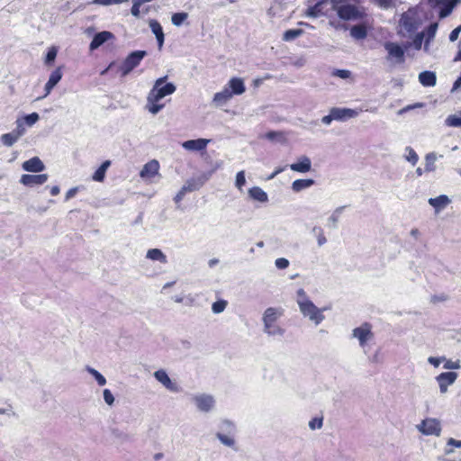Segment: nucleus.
Here are the masks:
<instances>
[{
	"instance_id": "obj_38",
	"label": "nucleus",
	"mask_w": 461,
	"mask_h": 461,
	"mask_svg": "<svg viewBox=\"0 0 461 461\" xmlns=\"http://www.w3.org/2000/svg\"><path fill=\"white\" fill-rule=\"evenodd\" d=\"M86 369L95 379V381L97 382V384L100 386H104L106 384L105 377L101 373H99L96 369H95L91 366H86Z\"/></svg>"
},
{
	"instance_id": "obj_64",
	"label": "nucleus",
	"mask_w": 461,
	"mask_h": 461,
	"mask_svg": "<svg viewBox=\"0 0 461 461\" xmlns=\"http://www.w3.org/2000/svg\"><path fill=\"white\" fill-rule=\"evenodd\" d=\"M447 446H454L456 447H461V440H456L455 438H450L447 440Z\"/></svg>"
},
{
	"instance_id": "obj_58",
	"label": "nucleus",
	"mask_w": 461,
	"mask_h": 461,
	"mask_svg": "<svg viewBox=\"0 0 461 461\" xmlns=\"http://www.w3.org/2000/svg\"><path fill=\"white\" fill-rule=\"evenodd\" d=\"M104 399L105 403H113L114 397L109 389L104 391Z\"/></svg>"
},
{
	"instance_id": "obj_25",
	"label": "nucleus",
	"mask_w": 461,
	"mask_h": 461,
	"mask_svg": "<svg viewBox=\"0 0 461 461\" xmlns=\"http://www.w3.org/2000/svg\"><path fill=\"white\" fill-rule=\"evenodd\" d=\"M62 73L59 68L55 69L50 76L48 82L45 85L44 97L50 95L53 87L60 81Z\"/></svg>"
},
{
	"instance_id": "obj_30",
	"label": "nucleus",
	"mask_w": 461,
	"mask_h": 461,
	"mask_svg": "<svg viewBox=\"0 0 461 461\" xmlns=\"http://www.w3.org/2000/svg\"><path fill=\"white\" fill-rule=\"evenodd\" d=\"M315 184L313 179H296L292 183V190L294 193H299L303 190L308 189Z\"/></svg>"
},
{
	"instance_id": "obj_29",
	"label": "nucleus",
	"mask_w": 461,
	"mask_h": 461,
	"mask_svg": "<svg viewBox=\"0 0 461 461\" xmlns=\"http://www.w3.org/2000/svg\"><path fill=\"white\" fill-rule=\"evenodd\" d=\"M249 195L251 199L260 203H267L268 201L267 194L258 186H253L249 189Z\"/></svg>"
},
{
	"instance_id": "obj_17",
	"label": "nucleus",
	"mask_w": 461,
	"mask_h": 461,
	"mask_svg": "<svg viewBox=\"0 0 461 461\" xmlns=\"http://www.w3.org/2000/svg\"><path fill=\"white\" fill-rule=\"evenodd\" d=\"M226 88H229L230 90V93L232 95H240L245 93L246 86L244 80L240 77H232L230 78L227 85L225 86Z\"/></svg>"
},
{
	"instance_id": "obj_37",
	"label": "nucleus",
	"mask_w": 461,
	"mask_h": 461,
	"mask_svg": "<svg viewBox=\"0 0 461 461\" xmlns=\"http://www.w3.org/2000/svg\"><path fill=\"white\" fill-rule=\"evenodd\" d=\"M405 159L410 162L412 166H415L419 160V156L411 147L405 148Z\"/></svg>"
},
{
	"instance_id": "obj_26",
	"label": "nucleus",
	"mask_w": 461,
	"mask_h": 461,
	"mask_svg": "<svg viewBox=\"0 0 461 461\" xmlns=\"http://www.w3.org/2000/svg\"><path fill=\"white\" fill-rule=\"evenodd\" d=\"M438 23H431L426 30L425 32V41H424V46H423V50L425 52H429V44L430 42L434 40L435 36H436V33H437V31H438Z\"/></svg>"
},
{
	"instance_id": "obj_14",
	"label": "nucleus",
	"mask_w": 461,
	"mask_h": 461,
	"mask_svg": "<svg viewBox=\"0 0 461 461\" xmlns=\"http://www.w3.org/2000/svg\"><path fill=\"white\" fill-rule=\"evenodd\" d=\"M49 176L47 174L41 175H23L20 183L27 186L41 185L47 182Z\"/></svg>"
},
{
	"instance_id": "obj_18",
	"label": "nucleus",
	"mask_w": 461,
	"mask_h": 461,
	"mask_svg": "<svg viewBox=\"0 0 461 461\" xmlns=\"http://www.w3.org/2000/svg\"><path fill=\"white\" fill-rule=\"evenodd\" d=\"M113 38V34L108 31L98 32L94 36L89 45V49L90 50H95L98 49L101 45H103L104 42Z\"/></svg>"
},
{
	"instance_id": "obj_46",
	"label": "nucleus",
	"mask_w": 461,
	"mask_h": 461,
	"mask_svg": "<svg viewBox=\"0 0 461 461\" xmlns=\"http://www.w3.org/2000/svg\"><path fill=\"white\" fill-rule=\"evenodd\" d=\"M446 125L449 127H461V115L452 114L449 115L446 121Z\"/></svg>"
},
{
	"instance_id": "obj_40",
	"label": "nucleus",
	"mask_w": 461,
	"mask_h": 461,
	"mask_svg": "<svg viewBox=\"0 0 461 461\" xmlns=\"http://www.w3.org/2000/svg\"><path fill=\"white\" fill-rule=\"evenodd\" d=\"M311 430L321 429L323 426V415L320 414L312 418L308 423Z\"/></svg>"
},
{
	"instance_id": "obj_55",
	"label": "nucleus",
	"mask_w": 461,
	"mask_h": 461,
	"mask_svg": "<svg viewBox=\"0 0 461 461\" xmlns=\"http://www.w3.org/2000/svg\"><path fill=\"white\" fill-rule=\"evenodd\" d=\"M142 4H140L139 1L137 0H133V5L131 7V14L135 17H139L140 16V6Z\"/></svg>"
},
{
	"instance_id": "obj_6",
	"label": "nucleus",
	"mask_w": 461,
	"mask_h": 461,
	"mask_svg": "<svg viewBox=\"0 0 461 461\" xmlns=\"http://www.w3.org/2000/svg\"><path fill=\"white\" fill-rule=\"evenodd\" d=\"M156 381L167 391L170 393H179L181 387L175 378L169 376L164 368H159L153 373Z\"/></svg>"
},
{
	"instance_id": "obj_35",
	"label": "nucleus",
	"mask_w": 461,
	"mask_h": 461,
	"mask_svg": "<svg viewBox=\"0 0 461 461\" xmlns=\"http://www.w3.org/2000/svg\"><path fill=\"white\" fill-rule=\"evenodd\" d=\"M344 209H345V206L337 207L332 212L330 216L328 218V222L331 228L336 229L338 227V222L339 221V218H340Z\"/></svg>"
},
{
	"instance_id": "obj_47",
	"label": "nucleus",
	"mask_w": 461,
	"mask_h": 461,
	"mask_svg": "<svg viewBox=\"0 0 461 461\" xmlns=\"http://www.w3.org/2000/svg\"><path fill=\"white\" fill-rule=\"evenodd\" d=\"M246 184V177H245V171L241 170L237 173L236 178H235V186L240 190L242 191L243 186Z\"/></svg>"
},
{
	"instance_id": "obj_13",
	"label": "nucleus",
	"mask_w": 461,
	"mask_h": 461,
	"mask_svg": "<svg viewBox=\"0 0 461 461\" xmlns=\"http://www.w3.org/2000/svg\"><path fill=\"white\" fill-rule=\"evenodd\" d=\"M211 142L209 139H196L184 141L181 145L188 151L202 152L206 149L207 145Z\"/></svg>"
},
{
	"instance_id": "obj_11",
	"label": "nucleus",
	"mask_w": 461,
	"mask_h": 461,
	"mask_svg": "<svg viewBox=\"0 0 461 461\" xmlns=\"http://www.w3.org/2000/svg\"><path fill=\"white\" fill-rule=\"evenodd\" d=\"M457 374L456 372H445L436 376V381L438 384L439 391L441 393H445L447 391L449 385H452L457 379Z\"/></svg>"
},
{
	"instance_id": "obj_52",
	"label": "nucleus",
	"mask_w": 461,
	"mask_h": 461,
	"mask_svg": "<svg viewBox=\"0 0 461 461\" xmlns=\"http://www.w3.org/2000/svg\"><path fill=\"white\" fill-rule=\"evenodd\" d=\"M13 132L20 139L25 133L23 122L21 120L16 121V129Z\"/></svg>"
},
{
	"instance_id": "obj_15",
	"label": "nucleus",
	"mask_w": 461,
	"mask_h": 461,
	"mask_svg": "<svg viewBox=\"0 0 461 461\" xmlns=\"http://www.w3.org/2000/svg\"><path fill=\"white\" fill-rule=\"evenodd\" d=\"M159 163L156 159H152L146 163L140 172V176L143 179H150L158 174Z\"/></svg>"
},
{
	"instance_id": "obj_62",
	"label": "nucleus",
	"mask_w": 461,
	"mask_h": 461,
	"mask_svg": "<svg viewBox=\"0 0 461 461\" xmlns=\"http://www.w3.org/2000/svg\"><path fill=\"white\" fill-rule=\"evenodd\" d=\"M317 242H318V245L320 247H321L322 245H324L326 242H327V239L326 237L324 236L323 232L321 231L317 237Z\"/></svg>"
},
{
	"instance_id": "obj_21",
	"label": "nucleus",
	"mask_w": 461,
	"mask_h": 461,
	"mask_svg": "<svg viewBox=\"0 0 461 461\" xmlns=\"http://www.w3.org/2000/svg\"><path fill=\"white\" fill-rule=\"evenodd\" d=\"M428 202L432 207L435 208L436 212H438L447 207L451 203V200L447 195L441 194L435 198H429Z\"/></svg>"
},
{
	"instance_id": "obj_32",
	"label": "nucleus",
	"mask_w": 461,
	"mask_h": 461,
	"mask_svg": "<svg viewBox=\"0 0 461 461\" xmlns=\"http://www.w3.org/2000/svg\"><path fill=\"white\" fill-rule=\"evenodd\" d=\"M111 166L110 160H105L102 165L95 170L92 176V179L96 182H103L105 177V174L109 167Z\"/></svg>"
},
{
	"instance_id": "obj_28",
	"label": "nucleus",
	"mask_w": 461,
	"mask_h": 461,
	"mask_svg": "<svg viewBox=\"0 0 461 461\" xmlns=\"http://www.w3.org/2000/svg\"><path fill=\"white\" fill-rule=\"evenodd\" d=\"M419 81L423 86H434L437 83V77L432 71H423L419 75Z\"/></svg>"
},
{
	"instance_id": "obj_60",
	"label": "nucleus",
	"mask_w": 461,
	"mask_h": 461,
	"mask_svg": "<svg viewBox=\"0 0 461 461\" xmlns=\"http://www.w3.org/2000/svg\"><path fill=\"white\" fill-rule=\"evenodd\" d=\"M332 121H334V119L330 112L328 115H325L321 118V122L325 125H330L332 122Z\"/></svg>"
},
{
	"instance_id": "obj_42",
	"label": "nucleus",
	"mask_w": 461,
	"mask_h": 461,
	"mask_svg": "<svg viewBox=\"0 0 461 461\" xmlns=\"http://www.w3.org/2000/svg\"><path fill=\"white\" fill-rule=\"evenodd\" d=\"M425 38V32H420L415 34L411 43V47H413L416 50H420L422 47V42Z\"/></svg>"
},
{
	"instance_id": "obj_10",
	"label": "nucleus",
	"mask_w": 461,
	"mask_h": 461,
	"mask_svg": "<svg viewBox=\"0 0 461 461\" xmlns=\"http://www.w3.org/2000/svg\"><path fill=\"white\" fill-rule=\"evenodd\" d=\"M417 429L424 435L435 436H439L441 430L439 422L435 419L424 420L417 426Z\"/></svg>"
},
{
	"instance_id": "obj_20",
	"label": "nucleus",
	"mask_w": 461,
	"mask_h": 461,
	"mask_svg": "<svg viewBox=\"0 0 461 461\" xmlns=\"http://www.w3.org/2000/svg\"><path fill=\"white\" fill-rule=\"evenodd\" d=\"M23 168L28 172H41L44 170L45 166L38 157H33L23 163Z\"/></svg>"
},
{
	"instance_id": "obj_5",
	"label": "nucleus",
	"mask_w": 461,
	"mask_h": 461,
	"mask_svg": "<svg viewBox=\"0 0 461 461\" xmlns=\"http://www.w3.org/2000/svg\"><path fill=\"white\" fill-rule=\"evenodd\" d=\"M351 337L358 341L360 348L363 349L367 344L374 339V332L372 325L368 322H364L360 326L352 330Z\"/></svg>"
},
{
	"instance_id": "obj_9",
	"label": "nucleus",
	"mask_w": 461,
	"mask_h": 461,
	"mask_svg": "<svg viewBox=\"0 0 461 461\" xmlns=\"http://www.w3.org/2000/svg\"><path fill=\"white\" fill-rule=\"evenodd\" d=\"M330 111L334 121L338 122H346L349 119L356 118L360 113L358 110L345 107H333Z\"/></svg>"
},
{
	"instance_id": "obj_24",
	"label": "nucleus",
	"mask_w": 461,
	"mask_h": 461,
	"mask_svg": "<svg viewBox=\"0 0 461 461\" xmlns=\"http://www.w3.org/2000/svg\"><path fill=\"white\" fill-rule=\"evenodd\" d=\"M283 314L281 308L269 307L267 308L263 313V322H276Z\"/></svg>"
},
{
	"instance_id": "obj_61",
	"label": "nucleus",
	"mask_w": 461,
	"mask_h": 461,
	"mask_svg": "<svg viewBox=\"0 0 461 461\" xmlns=\"http://www.w3.org/2000/svg\"><path fill=\"white\" fill-rule=\"evenodd\" d=\"M375 1L379 6L383 7V8H388L391 5L393 0H375Z\"/></svg>"
},
{
	"instance_id": "obj_33",
	"label": "nucleus",
	"mask_w": 461,
	"mask_h": 461,
	"mask_svg": "<svg viewBox=\"0 0 461 461\" xmlns=\"http://www.w3.org/2000/svg\"><path fill=\"white\" fill-rule=\"evenodd\" d=\"M235 434L224 433V432H217L216 438L220 440V442L230 448H235L236 441L234 438Z\"/></svg>"
},
{
	"instance_id": "obj_59",
	"label": "nucleus",
	"mask_w": 461,
	"mask_h": 461,
	"mask_svg": "<svg viewBox=\"0 0 461 461\" xmlns=\"http://www.w3.org/2000/svg\"><path fill=\"white\" fill-rule=\"evenodd\" d=\"M56 56H57V50L56 49L52 48L50 49L48 53H47V56H46V62L47 63H50V62H52L54 61V59H56Z\"/></svg>"
},
{
	"instance_id": "obj_53",
	"label": "nucleus",
	"mask_w": 461,
	"mask_h": 461,
	"mask_svg": "<svg viewBox=\"0 0 461 461\" xmlns=\"http://www.w3.org/2000/svg\"><path fill=\"white\" fill-rule=\"evenodd\" d=\"M275 265L278 269H285L289 267L290 262L285 258H279L276 259Z\"/></svg>"
},
{
	"instance_id": "obj_3",
	"label": "nucleus",
	"mask_w": 461,
	"mask_h": 461,
	"mask_svg": "<svg viewBox=\"0 0 461 461\" xmlns=\"http://www.w3.org/2000/svg\"><path fill=\"white\" fill-rule=\"evenodd\" d=\"M296 303L303 317L308 318L315 325H319L323 320L322 310L319 309L307 296L303 289L297 291Z\"/></svg>"
},
{
	"instance_id": "obj_56",
	"label": "nucleus",
	"mask_w": 461,
	"mask_h": 461,
	"mask_svg": "<svg viewBox=\"0 0 461 461\" xmlns=\"http://www.w3.org/2000/svg\"><path fill=\"white\" fill-rule=\"evenodd\" d=\"M423 106V104L422 103H416L412 105H407L405 107H403L402 109L399 110L398 111V114H403L404 113L410 111V110H412L414 108H418V107H422Z\"/></svg>"
},
{
	"instance_id": "obj_36",
	"label": "nucleus",
	"mask_w": 461,
	"mask_h": 461,
	"mask_svg": "<svg viewBox=\"0 0 461 461\" xmlns=\"http://www.w3.org/2000/svg\"><path fill=\"white\" fill-rule=\"evenodd\" d=\"M303 34V31L301 29H291L285 32L283 35V40L285 41H291L297 37H300Z\"/></svg>"
},
{
	"instance_id": "obj_23",
	"label": "nucleus",
	"mask_w": 461,
	"mask_h": 461,
	"mask_svg": "<svg viewBox=\"0 0 461 461\" xmlns=\"http://www.w3.org/2000/svg\"><path fill=\"white\" fill-rule=\"evenodd\" d=\"M149 24L150 30L156 36L158 49L161 50L163 47V44H164V32H163L162 27L157 20H150Z\"/></svg>"
},
{
	"instance_id": "obj_51",
	"label": "nucleus",
	"mask_w": 461,
	"mask_h": 461,
	"mask_svg": "<svg viewBox=\"0 0 461 461\" xmlns=\"http://www.w3.org/2000/svg\"><path fill=\"white\" fill-rule=\"evenodd\" d=\"M332 75L342 79H348L350 77L351 72L348 69H336L332 72Z\"/></svg>"
},
{
	"instance_id": "obj_19",
	"label": "nucleus",
	"mask_w": 461,
	"mask_h": 461,
	"mask_svg": "<svg viewBox=\"0 0 461 461\" xmlns=\"http://www.w3.org/2000/svg\"><path fill=\"white\" fill-rule=\"evenodd\" d=\"M232 97L233 95L230 93V90L224 86L221 91L214 94L212 104L216 107H221L225 105Z\"/></svg>"
},
{
	"instance_id": "obj_22",
	"label": "nucleus",
	"mask_w": 461,
	"mask_h": 461,
	"mask_svg": "<svg viewBox=\"0 0 461 461\" xmlns=\"http://www.w3.org/2000/svg\"><path fill=\"white\" fill-rule=\"evenodd\" d=\"M350 36L357 41H361L367 36V26L366 23L353 25L349 31Z\"/></svg>"
},
{
	"instance_id": "obj_54",
	"label": "nucleus",
	"mask_w": 461,
	"mask_h": 461,
	"mask_svg": "<svg viewBox=\"0 0 461 461\" xmlns=\"http://www.w3.org/2000/svg\"><path fill=\"white\" fill-rule=\"evenodd\" d=\"M445 360V357H429L428 358V362L432 365L435 367L439 366L441 363Z\"/></svg>"
},
{
	"instance_id": "obj_48",
	"label": "nucleus",
	"mask_w": 461,
	"mask_h": 461,
	"mask_svg": "<svg viewBox=\"0 0 461 461\" xmlns=\"http://www.w3.org/2000/svg\"><path fill=\"white\" fill-rule=\"evenodd\" d=\"M443 367L447 370L459 369L461 367L459 361H452L451 359H447L443 361Z\"/></svg>"
},
{
	"instance_id": "obj_8",
	"label": "nucleus",
	"mask_w": 461,
	"mask_h": 461,
	"mask_svg": "<svg viewBox=\"0 0 461 461\" xmlns=\"http://www.w3.org/2000/svg\"><path fill=\"white\" fill-rule=\"evenodd\" d=\"M146 55L147 52L145 50H136L131 52L119 67L122 77L127 76L131 71L138 67Z\"/></svg>"
},
{
	"instance_id": "obj_27",
	"label": "nucleus",
	"mask_w": 461,
	"mask_h": 461,
	"mask_svg": "<svg viewBox=\"0 0 461 461\" xmlns=\"http://www.w3.org/2000/svg\"><path fill=\"white\" fill-rule=\"evenodd\" d=\"M146 258L152 261H158L164 265L167 263V258L166 254L159 249H149L146 253Z\"/></svg>"
},
{
	"instance_id": "obj_43",
	"label": "nucleus",
	"mask_w": 461,
	"mask_h": 461,
	"mask_svg": "<svg viewBox=\"0 0 461 461\" xmlns=\"http://www.w3.org/2000/svg\"><path fill=\"white\" fill-rule=\"evenodd\" d=\"M228 302L225 300H218L212 305V311L214 314L221 313L225 311Z\"/></svg>"
},
{
	"instance_id": "obj_31",
	"label": "nucleus",
	"mask_w": 461,
	"mask_h": 461,
	"mask_svg": "<svg viewBox=\"0 0 461 461\" xmlns=\"http://www.w3.org/2000/svg\"><path fill=\"white\" fill-rule=\"evenodd\" d=\"M442 155L438 156L435 152H429L425 156V172H434L437 168L436 161L438 158H442Z\"/></svg>"
},
{
	"instance_id": "obj_45",
	"label": "nucleus",
	"mask_w": 461,
	"mask_h": 461,
	"mask_svg": "<svg viewBox=\"0 0 461 461\" xmlns=\"http://www.w3.org/2000/svg\"><path fill=\"white\" fill-rule=\"evenodd\" d=\"M187 13H176L171 17V22L175 26H180L187 19Z\"/></svg>"
},
{
	"instance_id": "obj_2",
	"label": "nucleus",
	"mask_w": 461,
	"mask_h": 461,
	"mask_svg": "<svg viewBox=\"0 0 461 461\" xmlns=\"http://www.w3.org/2000/svg\"><path fill=\"white\" fill-rule=\"evenodd\" d=\"M331 8L343 21H359L366 16L358 0H330Z\"/></svg>"
},
{
	"instance_id": "obj_39",
	"label": "nucleus",
	"mask_w": 461,
	"mask_h": 461,
	"mask_svg": "<svg viewBox=\"0 0 461 461\" xmlns=\"http://www.w3.org/2000/svg\"><path fill=\"white\" fill-rule=\"evenodd\" d=\"M18 140L19 138L13 131L1 136L2 143L6 147L13 146Z\"/></svg>"
},
{
	"instance_id": "obj_63",
	"label": "nucleus",
	"mask_w": 461,
	"mask_h": 461,
	"mask_svg": "<svg viewBox=\"0 0 461 461\" xmlns=\"http://www.w3.org/2000/svg\"><path fill=\"white\" fill-rule=\"evenodd\" d=\"M451 12H452V7L451 6L445 7V8L440 10L439 16L441 18L447 17L448 14H450Z\"/></svg>"
},
{
	"instance_id": "obj_41",
	"label": "nucleus",
	"mask_w": 461,
	"mask_h": 461,
	"mask_svg": "<svg viewBox=\"0 0 461 461\" xmlns=\"http://www.w3.org/2000/svg\"><path fill=\"white\" fill-rule=\"evenodd\" d=\"M221 431L224 433L235 434L236 427L233 422L229 420H223L220 425Z\"/></svg>"
},
{
	"instance_id": "obj_49",
	"label": "nucleus",
	"mask_w": 461,
	"mask_h": 461,
	"mask_svg": "<svg viewBox=\"0 0 461 461\" xmlns=\"http://www.w3.org/2000/svg\"><path fill=\"white\" fill-rule=\"evenodd\" d=\"M40 119V116L37 113H32L31 114H28L24 117V122L28 125V126H32L33 124H35Z\"/></svg>"
},
{
	"instance_id": "obj_44",
	"label": "nucleus",
	"mask_w": 461,
	"mask_h": 461,
	"mask_svg": "<svg viewBox=\"0 0 461 461\" xmlns=\"http://www.w3.org/2000/svg\"><path fill=\"white\" fill-rule=\"evenodd\" d=\"M194 401L196 403H212L215 399L209 393H199L194 396Z\"/></svg>"
},
{
	"instance_id": "obj_4",
	"label": "nucleus",
	"mask_w": 461,
	"mask_h": 461,
	"mask_svg": "<svg viewBox=\"0 0 461 461\" xmlns=\"http://www.w3.org/2000/svg\"><path fill=\"white\" fill-rule=\"evenodd\" d=\"M411 47V43H405L403 46L394 41H385L384 48L386 51L385 60L391 66L394 67L405 62V51Z\"/></svg>"
},
{
	"instance_id": "obj_7",
	"label": "nucleus",
	"mask_w": 461,
	"mask_h": 461,
	"mask_svg": "<svg viewBox=\"0 0 461 461\" xmlns=\"http://www.w3.org/2000/svg\"><path fill=\"white\" fill-rule=\"evenodd\" d=\"M419 22L411 13H404L399 22L398 33L402 37L410 38L419 28Z\"/></svg>"
},
{
	"instance_id": "obj_34",
	"label": "nucleus",
	"mask_w": 461,
	"mask_h": 461,
	"mask_svg": "<svg viewBox=\"0 0 461 461\" xmlns=\"http://www.w3.org/2000/svg\"><path fill=\"white\" fill-rule=\"evenodd\" d=\"M264 324V332L270 336H282L284 334V330L276 325L275 322H263Z\"/></svg>"
},
{
	"instance_id": "obj_12",
	"label": "nucleus",
	"mask_w": 461,
	"mask_h": 461,
	"mask_svg": "<svg viewBox=\"0 0 461 461\" xmlns=\"http://www.w3.org/2000/svg\"><path fill=\"white\" fill-rule=\"evenodd\" d=\"M212 173L203 174L196 178L188 179L181 189L186 194L199 190L206 181L209 180Z\"/></svg>"
},
{
	"instance_id": "obj_50",
	"label": "nucleus",
	"mask_w": 461,
	"mask_h": 461,
	"mask_svg": "<svg viewBox=\"0 0 461 461\" xmlns=\"http://www.w3.org/2000/svg\"><path fill=\"white\" fill-rule=\"evenodd\" d=\"M128 0H94V4L100 5H112L126 3Z\"/></svg>"
},
{
	"instance_id": "obj_57",
	"label": "nucleus",
	"mask_w": 461,
	"mask_h": 461,
	"mask_svg": "<svg viewBox=\"0 0 461 461\" xmlns=\"http://www.w3.org/2000/svg\"><path fill=\"white\" fill-rule=\"evenodd\" d=\"M460 32H461V26L459 25L458 27H456L450 32L449 41L452 42L456 41L458 39Z\"/></svg>"
},
{
	"instance_id": "obj_16",
	"label": "nucleus",
	"mask_w": 461,
	"mask_h": 461,
	"mask_svg": "<svg viewBox=\"0 0 461 461\" xmlns=\"http://www.w3.org/2000/svg\"><path fill=\"white\" fill-rule=\"evenodd\" d=\"M290 169L298 173H307L312 169V161L307 156H301L295 163L289 166Z\"/></svg>"
},
{
	"instance_id": "obj_1",
	"label": "nucleus",
	"mask_w": 461,
	"mask_h": 461,
	"mask_svg": "<svg viewBox=\"0 0 461 461\" xmlns=\"http://www.w3.org/2000/svg\"><path fill=\"white\" fill-rule=\"evenodd\" d=\"M166 80L167 77L158 78L148 94L146 108L152 114L158 113L164 108L159 101L174 94L176 89L173 83H166Z\"/></svg>"
}]
</instances>
